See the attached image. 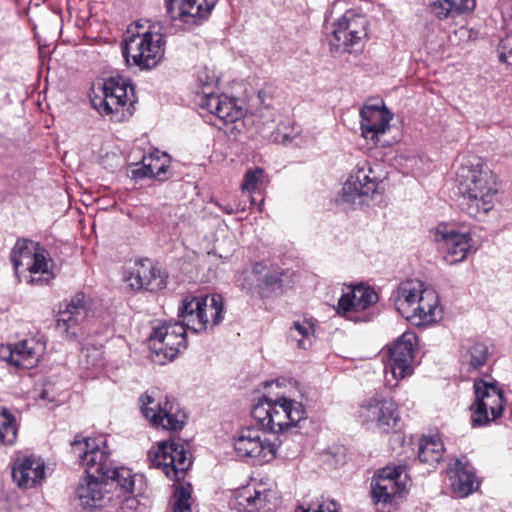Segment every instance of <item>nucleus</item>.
<instances>
[{
    "mask_svg": "<svg viewBox=\"0 0 512 512\" xmlns=\"http://www.w3.org/2000/svg\"><path fill=\"white\" fill-rule=\"evenodd\" d=\"M312 326L307 322H294L290 328L288 337L292 341H296L299 348L307 349L311 345Z\"/></svg>",
    "mask_w": 512,
    "mask_h": 512,
    "instance_id": "nucleus-37",
    "label": "nucleus"
},
{
    "mask_svg": "<svg viewBox=\"0 0 512 512\" xmlns=\"http://www.w3.org/2000/svg\"><path fill=\"white\" fill-rule=\"evenodd\" d=\"M224 314V300L220 294L187 296L178 308L179 323L187 330L201 333L218 325Z\"/></svg>",
    "mask_w": 512,
    "mask_h": 512,
    "instance_id": "nucleus-5",
    "label": "nucleus"
},
{
    "mask_svg": "<svg viewBox=\"0 0 512 512\" xmlns=\"http://www.w3.org/2000/svg\"><path fill=\"white\" fill-rule=\"evenodd\" d=\"M385 178L386 172L381 164L365 160L359 162L344 183L338 202L349 206L362 204L365 197L377 192Z\"/></svg>",
    "mask_w": 512,
    "mask_h": 512,
    "instance_id": "nucleus-6",
    "label": "nucleus"
},
{
    "mask_svg": "<svg viewBox=\"0 0 512 512\" xmlns=\"http://www.w3.org/2000/svg\"><path fill=\"white\" fill-rule=\"evenodd\" d=\"M507 4L512 8V0H508Z\"/></svg>",
    "mask_w": 512,
    "mask_h": 512,
    "instance_id": "nucleus-47",
    "label": "nucleus"
},
{
    "mask_svg": "<svg viewBox=\"0 0 512 512\" xmlns=\"http://www.w3.org/2000/svg\"><path fill=\"white\" fill-rule=\"evenodd\" d=\"M378 294L362 284L349 288L338 301L337 312L349 317L351 313L361 312L378 302Z\"/></svg>",
    "mask_w": 512,
    "mask_h": 512,
    "instance_id": "nucleus-24",
    "label": "nucleus"
},
{
    "mask_svg": "<svg viewBox=\"0 0 512 512\" xmlns=\"http://www.w3.org/2000/svg\"><path fill=\"white\" fill-rule=\"evenodd\" d=\"M360 116L362 136L374 145L385 146L386 142L381 141V137L389 129L390 112L386 108L365 106L361 110Z\"/></svg>",
    "mask_w": 512,
    "mask_h": 512,
    "instance_id": "nucleus-23",
    "label": "nucleus"
},
{
    "mask_svg": "<svg viewBox=\"0 0 512 512\" xmlns=\"http://www.w3.org/2000/svg\"><path fill=\"white\" fill-rule=\"evenodd\" d=\"M191 486H178L173 494V512H192Z\"/></svg>",
    "mask_w": 512,
    "mask_h": 512,
    "instance_id": "nucleus-39",
    "label": "nucleus"
},
{
    "mask_svg": "<svg viewBox=\"0 0 512 512\" xmlns=\"http://www.w3.org/2000/svg\"><path fill=\"white\" fill-rule=\"evenodd\" d=\"M434 240L442 250L444 260L449 265H455L466 259L474 248L469 232H459L452 225L440 223L434 230Z\"/></svg>",
    "mask_w": 512,
    "mask_h": 512,
    "instance_id": "nucleus-15",
    "label": "nucleus"
},
{
    "mask_svg": "<svg viewBox=\"0 0 512 512\" xmlns=\"http://www.w3.org/2000/svg\"><path fill=\"white\" fill-rule=\"evenodd\" d=\"M197 104L215 117V126L234 123L243 115L242 108L234 99L226 96L202 91L197 94Z\"/></svg>",
    "mask_w": 512,
    "mask_h": 512,
    "instance_id": "nucleus-20",
    "label": "nucleus"
},
{
    "mask_svg": "<svg viewBox=\"0 0 512 512\" xmlns=\"http://www.w3.org/2000/svg\"><path fill=\"white\" fill-rule=\"evenodd\" d=\"M131 177L133 179H144L147 177L151 178V174L147 169V160L143 158L142 165L135 164L134 167L131 169Z\"/></svg>",
    "mask_w": 512,
    "mask_h": 512,
    "instance_id": "nucleus-44",
    "label": "nucleus"
},
{
    "mask_svg": "<svg viewBox=\"0 0 512 512\" xmlns=\"http://www.w3.org/2000/svg\"><path fill=\"white\" fill-rule=\"evenodd\" d=\"M93 107L102 115L121 121L127 114H131L130 105H127V85L124 81L110 78L103 84L93 86L90 94Z\"/></svg>",
    "mask_w": 512,
    "mask_h": 512,
    "instance_id": "nucleus-8",
    "label": "nucleus"
},
{
    "mask_svg": "<svg viewBox=\"0 0 512 512\" xmlns=\"http://www.w3.org/2000/svg\"><path fill=\"white\" fill-rule=\"evenodd\" d=\"M155 28L153 26V29L143 33H133L125 39L123 55L127 63L132 60L140 69H152L162 60L164 36Z\"/></svg>",
    "mask_w": 512,
    "mask_h": 512,
    "instance_id": "nucleus-7",
    "label": "nucleus"
},
{
    "mask_svg": "<svg viewBox=\"0 0 512 512\" xmlns=\"http://www.w3.org/2000/svg\"><path fill=\"white\" fill-rule=\"evenodd\" d=\"M17 438V427L14 417L7 411L0 414V446L12 445Z\"/></svg>",
    "mask_w": 512,
    "mask_h": 512,
    "instance_id": "nucleus-35",
    "label": "nucleus"
},
{
    "mask_svg": "<svg viewBox=\"0 0 512 512\" xmlns=\"http://www.w3.org/2000/svg\"><path fill=\"white\" fill-rule=\"evenodd\" d=\"M147 160V169L151 174V178H156L159 181L168 179V170L170 168V160L166 154L154 155L144 157Z\"/></svg>",
    "mask_w": 512,
    "mask_h": 512,
    "instance_id": "nucleus-34",
    "label": "nucleus"
},
{
    "mask_svg": "<svg viewBox=\"0 0 512 512\" xmlns=\"http://www.w3.org/2000/svg\"><path fill=\"white\" fill-rule=\"evenodd\" d=\"M460 208L481 220L494 208L499 190L496 175L480 160L468 161L457 171Z\"/></svg>",
    "mask_w": 512,
    "mask_h": 512,
    "instance_id": "nucleus-3",
    "label": "nucleus"
},
{
    "mask_svg": "<svg viewBox=\"0 0 512 512\" xmlns=\"http://www.w3.org/2000/svg\"><path fill=\"white\" fill-rule=\"evenodd\" d=\"M251 414L260 427L240 428L234 435L233 445L239 457L258 464L270 462L276 456L277 446L266 438V431L281 433L306 419V409L302 403L284 396L260 398Z\"/></svg>",
    "mask_w": 512,
    "mask_h": 512,
    "instance_id": "nucleus-2",
    "label": "nucleus"
},
{
    "mask_svg": "<svg viewBox=\"0 0 512 512\" xmlns=\"http://www.w3.org/2000/svg\"><path fill=\"white\" fill-rule=\"evenodd\" d=\"M265 270V266L261 263H255L253 268L249 272H244L241 277H239L238 285L248 294H253L255 292L258 293V283H260L261 275Z\"/></svg>",
    "mask_w": 512,
    "mask_h": 512,
    "instance_id": "nucleus-36",
    "label": "nucleus"
},
{
    "mask_svg": "<svg viewBox=\"0 0 512 512\" xmlns=\"http://www.w3.org/2000/svg\"><path fill=\"white\" fill-rule=\"evenodd\" d=\"M358 417L369 428L388 432L398 420L397 407L391 399L372 397L359 407Z\"/></svg>",
    "mask_w": 512,
    "mask_h": 512,
    "instance_id": "nucleus-17",
    "label": "nucleus"
},
{
    "mask_svg": "<svg viewBox=\"0 0 512 512\" xmlns=\"http://www.w3.org/2000/svg\"><path fill=\"white\" fill-rule=\"evenodd\" d=\"M300 130L296 128H292L291 132L288 133H282L280 131L277 132L275 136V141L284 144V145H290L295 144L298 145L299 142L297 139L299 138Z\"/></svg>",
    "mask_w": 512,
    "mask_h": 512,
    "instance_id": "nucleus-43",
    "label": "nucleus"
},
{
    "mask_svg": "<svg viewBox=\"0 0 512 512\" xmlns=\"http://www.w3.org/2000/svg\"><path fill=\"white\" fill-rule=\"evenodd\" d=\"M71 453L85 467L86 477L77 488V496L84 508H97L111 501L110 490L117 497L128 499L129 495L140 494L143 478L133 474L126 467H112L109 451L104 441L76 436L71 443Z\"/></svg>",
    "mask_w": 512,
    "mask_h": 512,
    "instance_id": "nucleus-1",
    "label": "nucleus"
},
{
    "mask_svg": "<svg viewBox=\"0 0 512 512\" xmlns=\"http://www.w3.org/2000/svg\"><path fill=\"white\" fill-rule=\"evenodd\" d=\"M207 317L209 318L210 321L212 320L211 319V310H209V309L207 310Z\"/></svg>",
    "mask_w": 512,
    "mask_h": 512,
    "instance_id": "nucleus-46",
    "label": "nucleus"
},
{
    "mask_svg": "<svg viewBox=\"0 0 512 512\" xmlns=\"http://www.w3.org/2000/svg\"><path fill=\"white\" fill-rule=\"evenodd\" d=\"M218 0H166L171 21L183 30H191L205 21Z\"/></svg>",
    "mask_w": 512,
    "mask_h": 512,
    "instance_id": "nucleus-12",
    "label": "nucleus"
},
{
    "mask_svg": "<svg viewBox=\"0 0 512 512\" xmlns=\"http://www.w3.org/2000/svg\"><path fill=\"white\" fill-rule=\"evenodd\" d=\"M417 336L412 331L404 332L393 345L388 348L386 373L390 372L395 380L412 375L415 367Z\"/></svg>",
    "mask_w": 512,
    "mask_h": 512,
    "instance_id": "nucleus-13",
    "label": "nucleus"
},
{
    "mask_svg": "<svg viewBox=\"0 0 512 512\" xmlns=\"http://www.w3.org/2000/svg\"><path fill=\"white\" fill-rule=\"evenodd\" d=\"M498 52L500 60L512 66V36L501 39Z\"/></svg>",
    "mask_w": 512,
    "mask_h": 512,
    "instance_id": "nucleus-42",
    "label": "nucleus"
},
{
    "mask_svg": "<svg viewBox=\"0 0 512 512\" xmlns=\"http://www.w3.org/2000/svg\"><path fill=\"white\" fill-rule=\"evenodd\" d=\"M489 356L488 346L484 343H474L464 349L460 355V371L471 375L479 372L487 363Z\"/></svg>",
    "mask_w": 512,
    "mask_h": 512,
    "instance_id": "nucleus-29",
    "label": "nucleus"
},
{
    "mask_svg": "<svg viewBox=\"0 0 512 512\" xmlns=\"http://www.w3.org/2000/svg\"><path fill=\"white\" fill-rule=\"evenodd\" d=\"M402 466H386L378 470L371 481V494L375 502L390 503L405 490Z\"/></svg>",
    "mask_w": 512,
    "mask_h": 512,
    "instance_id": "nucleus-19",
    "label": "nucleus"
},
{
    "mask_svg": "<svg viewBox=\"0 0 512 512\" xmlns=\"http://www.w3.org/2000/svg\"><path fill=\"white\" fill-rule=\"evenodd\" d=\"M295 512H339V508L333 500H321L310 504L307 508L300 506Z\"/></svg>",
    "mask_w": 512,
    "mask_h": 512,
    "instance_id": "nucleus-40",
    "label": "nucleus"
},
{
    "mask_svg": "<svg viewBox=\"0 0 512 512\" xmlns=\"http://www.w3.org/2000/svg\"><path fill=\"white\" fill-rule=\"evenodd\" d=\"M46 351V341L41 336L25 338L14 344L0 346V359L21 368L30 369L38 365Z\"/></svg>",
    "mask_w": 512,
    "mask_h": 512,
    "instance_id": "nucleus-16",
    "label": "nucleus"
},
{
    "mask_svg": "<svg viewBox=\"0 0 512 512\" xmlns=\"http://www.w3.org/2000/svg\"><path fill=\"white\" fill-rule=\"evenodd\" d=\"M454 476L451 482L452 492L456 497L463 498L478 488L473 471L460 460H457L454 468Z\"/></svg>",
    "mask_w": 512,
    "mask_h": 512,
    "instance_id": "nucleus-30",
    "label": "nucleus"
},
{
    "mask_svg": "<svg viewBox=\"0 0 512 512\" xmlns=\"http://www.w3.org/2000/svg\"><path fill=\"white\" fill-rule=\"evenodd\" d=\"M425 289L424 283L419 280H407L400 283L393 293L396 310L406 318Z\"/></svg>",
    "mask_w": 512,
    "mask_h": 512,
    "instance_id": "nucleus-28",
    "label": "nucleus"
},
{
    "mask_svg": "<svg viewBox=\"0 0 512 512\" xmlns=\"http://www.w3.org/2000/svg\"><path fill=\"white\" fill-rule=\"evenodd\" d=\"M221 209L227 214H233L237 211L244 210V208H240L239 205H233L231 203L225 204L224 206L220 205Z\"/></svg>",
    "mask_w": 512,
    "mask_h": 512,
    "instance_id": "nucleus-45",
    "label": "nucleus"
},
{
    "mask_svg": "<svg viewBox=\"0 0 512 512\" xmlns=\"http://www.w3.org/2000/svg\"><path fill=\"white\" fill-rule=\"evenodd\" d=\"M278 505L275 491L262 486H250L238 490L232 501V507L237 512H272Z\"/></svg>",
    "mask_w": 512,
    "mask_h": 512,
    "instance_id": "nucleus-21",
    "label": "nucleus"
},
{
    "mask_svg": "<svg viewBox=\"0 0 512 512\" xmlns=\"http://www.w3.org/2000/svg\"><path fill=\"white\" fill-rule=\"evenodd\" d=\"M45 477V462L35 455L18 454L12 466V479L19 488L29 489Z\"/></svg>",
    "mask_w": 512,
    "mask_h": 512,
    "instance_id": "nucleus-22",
    "label": "nucleus"
},
{
    "mask_svg": "<svg viewBox=\"0 0 512 512\" xmlns=\"http://www.w3.org/2000/svg\"><path fill=\"white\" fill-rule=\"evenodd\" d=\"M86 317L87 308L85 305L84 295L78 294L70 301L69 304H67L66 309L59 313L56 324L57 329L66 333L68 337H76V327L84 321Z\"/></svg>",
    "mask_w": 512,
    "mask_h": 512,
    "instance_id": "nucleus-27",
    "label": "nucleus"
},
{
    "mask_svg": "<svg viewBox=\"0 0 512 512\" xmlns=\"http://www.w3.org/2000/svg\"><path fill=\"white\" fill-rule=\"evenodd\" d=\"M283 273L276 271H263L260 283H258V294L261 298H271L283 293Z\"/></svg>",
    "mask_w": 512,
    "mask_h": 512,
    "instance_id": "nucleus-33",
    "label": "nucleus"
},
{
    "mask_svg": "<svg viewBox=\"0 0 512 512\" xmlns=\"http://www.w3.org/2000/svg\"><path fill=\"white\" fill-rule=\"evenodd\" d=\"M10 260L15 275L26 284L43 286L54 278L49 252L39 242L18 239L11 250Z\"/></svg>",
    "mask_w": 512,
    "mask_h": 512,
    "instance_id": "nucleus-4",
    "label": "nucleus"
},
{
    "mask_svg": "<svg viewBox=\"0 0 512 512\" xmlns=\"http://www.w3.org/2000/svg\"><path fill=\"white\" fill-rule=\"evenodd\" d=\"M140 409L143 416L156 428L164 430H181L186 422V414L178 404L168 398L162 402L145 393L139 397Z\"/></svg>",
    "mask_w": 512,
    "mask_h": 512,
    "instance_id": "nucleus-10",
    "label": "nucleus"
},
{
    "mask_svg": "<svg viewBox=\"0 0 512 512\" xmlns=\"http://www.w3.org/2000/svg\"><path fill=\"white\" fill-rule=\"evenodd\" d=\"M444 453V445L436 436L423 437L419 443L418 457L421 462L431 466L440 462Z\"/></svg>",
    "mask_w": 512,
    "mask_h": 512,
    "instance_id": "nucleus-31",
    "label": "nucleus"
},
{
    "mask_svg": "<svg viewBox=\"0 0 512 512\" xmlns=\"http://www.w3.org/2000/svg\"><path fill=\"white\" fill-rule=\"evenodd\" d=\"M149 459L151 466L161 469L168 478L176 481L184 478L192 463L184 446L173 440L161 443L156 451L149 453Z\"/></svg>",
    "mask_w": 512,
    "mask_h": 512,
    "instance_id": "nucleus-14",
    "label": "nucleus"
},
{
    "mask_svg": "<svg viewBox=\"0 0 512 512\" xmlns=\"http://www.w3.org/2000/svg\"><path fill=\"white\" fill-rule=\"evenodd\" d=\"M367 20L353 10H348L334 23L330 44L350 51L367 36Z\"/></svg>",
    "mask_w": 512,
    "mask_h": 512,
    "instance_id": "nucleus-18",
    "label": "nucleus"
},
{
    "mask_svg": "<svg viewBox=\"0 0 512 512\" xmlns=\"http://www.w3.org/2000/svg\"><path fill=\"white\" fill-rule=\"evenodd\" d=\"M263 176V170L261 168H255L254 170H248L244 175V181L241 185L243 191L252 192L257 188Z\"/></svg>",
    "mask_w": 512,
    "mask_h": 512,
    "instance_id": "nucleus-41",
    "label": "nucleus"
},
{
    "mask_svg": "<svg viewBox=\"0 0 512 512\" xmlns=\"http://www.w3.org/2000/svg\"><path fill=\"white\" fill-rule=\"evenodd\" d=\"M103 348L97 345H86L81 349L79 364L85 369L97 367L103 359Z\"/></svg>",
    "mask_w": 512,
    "mask_h": 512,
    "instance_id": "nucleus-38",
    "label": "nucleus"
},
{
    "mask_svg": "<svg viewBox=\"0 0 512 512\" xmlns=\"http://www.w3.org/2000/svg\"><path fill=\"white\" fill-rule=\"evenodd\" d=\"M186 329L179 322H161L153 327L149 345L157 361H172L187 346Z\"/></svg>",
    "mask_w": 512,
    "mask_h": 512,
    "instance_id": "nucleus-9",
    "label": "nucleus"
},
{
    "mask_svg": "<svg viewBox=\"0 0 512 512\" xmlns=\"http://www.w3.org/2000/svg\"><path fill=\"white\" fill-rule=\"evenodd\" d=\"M441 316L438 295L433 289L426 288L417 303L411 309L407 320L413 321L415 325L421 326L435 322Z\"/></svg>",
    "mask_w": 512,
    "mask_h": 512,
    "instance_id": "nucleus-26",
    "label": "nucleus"
},
{
    "mask_svg": "<svg viewBox=\"0 0 512 512\" xmlns=\"http://www.w3.org/2000/svg\"><path fill=\"white\" fill-rule=\"evenodd\" d=\"M475 401L471 405V422L482 427L496 420L503 412V395L496 386L479 380L474 383Z\"/></svg>",
    "mask_w": 512,
    "mask_h": 512,
    "instance_id": "nucleus-11",
    "label": "nucleus"
},
{
    "mask_svg": "<svg viewBox=\"0 0 512 512\" xmlns=\"http://www.w3.org/2000/svg\"><path fill=\"white\" fill-rule=\"evenodd\" d=\"M129 286L134 290H156L163 286L160 272L149 259L140 260L134 263L126 277Z\"/></svg>",
    "mask_w": 512,
    "mask_h": 512,
    "instance_id": "nucleus-25",
    "label": "nucleus"
},
{
    "mask_svg": "<svg viewBox=\"0 0 512 512\" xmlns=\"http://www.w3.org/2000/svg\"><path fill=\"white\" fill-rule=\"evenodd\" d=\"M475 0H443V2L434 3L433 11L440 18L460 15L473 11Z\"/></svg>",
    "mask_w": 512,
    "mask_h": 512,
    "instance_id": "nucleus-32",
    "label": "nucleus"
}]
</instances>
